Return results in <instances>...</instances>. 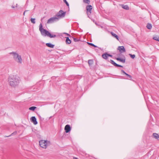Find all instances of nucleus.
<instances>
[{
  "instance_id": "1",
  "label": "nucleus",
  "mask_w": 159,
  "mask_h": 159,
  "mask_svg": "<svg viewBox=\"0 0 159 159\" xmlns=\"http://www.w3.org/2000/svg\"><path fill=\"white\" fill-rule=\"evenodd\" d=\"M8 80L9 84L12 87H15L18 85L20 82L19 77L16 76H11L9 77Z\"/></svg>"
},
{
  "instance_id": "2",
  "label": "nucleus",
  "mask_w": 159,
  "mask_h": 159,
  "mask_svg": "<svg viewBox=\"0 0 159 159\" xmlns=\"http://www.w3.org/2000/svg\"><path fill=\"white\" fill-rule=\"evenodd\" d=\"M39 30L40 31L41 35L43 36H47L50 38H55L56 36V35H52L49 31L45 29H43L42 23H40L39 25Z\"/></svg>"
},
{
  "instance_id": "3",
  "label": "nucleus",
  "mask_w": 159,
  "mask_h": 159,
  "mask_svg": "<svg viewBox=\"0 0 159 159\" xmlns=\"http://www.w3.org/2000/svg\"><path fill=\"white\" fill-rule=\"evenodd\" d=\"M11 54H12L14 60L17 62L21 64L22 63V59L20 55L16 52H12L10 53Z\"/></svg>"
},
{
  "instance_id": "4",
  "label": "nucleus",
  "mask_w": 159,
  "mask_h": 159,
  "mask_svg": "<svg viewBox=\"0 0 159 159\" xmlns=\"http://www.w3.org/2000/svg\"><path fill=\"white\" fill-rule=\"evenodd\" d=\"M40 146L43 148L46 149L47 147L50 146L51 145L50 141L48 140H41L39 142Z\"/></svg>"
},
{
  "instance_id": "5",
  "label": "nucleus",
  "mask_w": 159,
  "mask_h": 159,
  "mask_svg": "<svg viewBox=\"0 0 159 159\" xmlns=\"http://www.w3.org/2000/svg\"><path fill=\"white\" fill-rule=\"evenodd\" d=\"M66 12L63 11L62 10H60L58 13L56 15V16L58 18V19L64 17L66 15Z\"/></svg>"
},
{
  "instance_id": "6",
  "label": "nucleus",
  "mask_w": 159,
  "mask_h": 159,
  "mask_svg": "<svg viewBox=\"0 0 159 159\" xmlns=\"http://www.w3.org/2000/svg\"><path fill=\"white\" fill-rule=\"evenodd\" d=\"M59 20L57 16L56 17H52L49 19L47 21V24L53 23Z\"/></svg>"
},
{
  "instance_id": "7",
  "label": "nucleus",
  "mask_w": 159,
  "mask_h": 159,
  "mask_svg": "<svg viewBox=\"0 0 159 159\" xmlns=\"http://www.w3.org/2000/svg\"><path fill=\"white\" fill-rule=\"evenodd\" d=\"M92 8V6L90 5H88L86 7L87 13L88 17H89V16L90 15L91 13V11Z\"/></svg>"
},
{
  "instance_id": "8",
  "label": "nucleus",
  "mask_w": 159,
  "mask_h": 159,
  "mask_svg": "<svg viewBox=\"0 0 159 159\" xmlns=\"http://www.w3.org/2000/svg\"><path fill=\"white\" fill-rule=\"evenodd\" d=\"M118 50L119 52L121 53H123L125 52V50L124 46H119L118 47Z\"/></svg>"
},
{
  "instance_id": "9",
  "label": "nucleus",
  "mask_w": 159,
  "mask_h": 159,
  "mask_svg": "<svg viewBox=\"0 0 159 159\" xmlns=\"http://www.w3.org/2000/svg\"><path fill=\"white\" fill-rule=\"evenodd\" d=\"M31 121L35 125H37L38 123L36 119L35 116H32L31 118Z\"/></svg>"
},
{
  "instance_id": "10",
  "label": "nucleus",
  "mask_w": 159,
  "mask_h": 159,
  "mask_svg": "<svg viewBox=\"0 0 159 159\" xmlns=\"http://www.w3.org/2000/svg\"><path fill=\"white\" fill-rule=\"evenodd\" d=\"M65 130L66 132V133H68L70 132L71 130L70 125H66L65 127Z\"/></svg>"
},
{
  "instance_id": "11",
  "label": "nucleus",
  "mask_w": 159,
  "mask_h": 159,
  "mask_svg": "<svg viewBox=\"0 0 159 159\" xmlns=\"http://www.w3.org/2000/svg\"><path fill=\"white\" fill-rule=\"evenodd\" d=\"M110 62L114 66H117V67H123V66H121V65H118V64H116V63H115L113 60H110Z\"/></svg>"
},
{
  "instance_id": "12",
  "label": "nucleus",
  "mask_w": 159,
  "mask_h": 159,
  "mask_svg": "<svg viewBox=\"0 0 159 159\" xmlns=\"http://www.w3.org/2000/svg\"><path fill=\"white\" fill-rule=\"evenodd\" d=\"M120 6L122 7V8L125 10H129V8L128 6L127 5H124L123 4H121Z\"/></svg>"
},
{
  "instance_id": "13",
  "label": "nucleus",
  "mask_w": 159,
  "mask_h": 159,
  "mask_svg": "<svg viewBox=\"0 0 159 159\" xmlns=\"http://www.w3.org/2000/svg\"><path fill=\"white\" fill-rule=\"evenodd\" d=\"M116 59L117 61L121 62L123 63H125V58H116Z\"/></svg>"
},
{
  "instance_id": "14",
  "label": "nucleus",
  "mask_w": 159,
  "mask_h": 159,
  "mask_svg": "<svg viewBox=\"0 0 159 159\" xmlns=\"http://www.w3.org/2000/svg\"><path fill=\"white\" fill-rule=\"evenodd\" d=\"M102 57L105 59H107L108 57V54L107 53H104L102 55Z\"/></svg>"
},
{
  "instance_id": "15",
  "label": "nucleus",
  "mask_w": 159,
  "mask_h": 159,
  "mask_svg": "<svg viewBox=\"0 0 159 159\" xmlns=\"http://www.w3.org/2000/svg\"><path fill=\"white\" fill-rule=\"evenodd\" d=\"M46 45L49 47L51 48H53L54 47V45L50 43H46Z\"/></svg>"
},
{
  "instance_id": "16",
  "label": "nucleus",
  "mask_w": 159,
  "mask_h": 159,
  "mask_svg": "<svg viewBox=\"0 0 159 159\" xmlns=\"http://www.w3.org/2000/svg\"><path fill=\"white\" fill-rule=\"evenodd\" d=\"M66 44H69L71 43V41L70 40V39H69L68 37H67L66 38Z\"/></svg>"
},
{
  "instance_id": "17",
  "label": "nucleus",
  "mask_w": 159,
  "mask_h": 159,
  "mask_svg": "<svg viewBox=\"0 0 159 159\" xmlns=\"http://www.w3.org/2000/svg\"><path fill=\"white\" fill-rule=\"evenodd\" d=\"M153 135L155 139H159V135L157 134L154 133L153 134Z\"/></svg>"
},
{
  "instance_id": "18",
  "label": "nucleus",
  "mask_w": 159,
  "mask_h": 159,
  "mask_svg": "<svg viewBox=\"0 0 159 159\" xmlns=\"http://www.w3.org/2000/svg\"><path fill=\"white\" fill-rule=\"evenodd\" d=\"M111 34L112 36L116 38L118 40H119L118 36L116 34L114 33L113 32H111Z\"/></svg>"
},
{
  "instance_id": "19",
  "label": "nucleus",
  "mask_w": 159,
  "mask_h": 159,
  "mask_svg": "<svg viewBox=\"0 0 159 159\" xmlns=\"http://www.w3.org/2000/svg\"><path fill=\"white\" fill-rule=\"evenodd\" d=\"M146 27L148 29H151L152 28V25L151 24L148 23Z\"/></svg>"
},
{
  "instance_id": "20",
  "label": "nucleus",
  "mask_w": 159,
  "mask_h": 159,
  "mask_svg": "<svg viewBox=\"0 0 159 159\" xmlns=\"http://www.w3.org/2000/svg\"><path fill=\"white\" fill-rule=\"evenodd\" d=\"M83 2L84 3L88 4H89L90 3V0H83Z\"/></svg>"
},
{
  "instance_id": "21",
  "label": "nucleus",
  "mask_w": 159,
  "mask_h": 159,
  "mask_svg": "<svg viewBox=\"0 0 159 159\" xmlns=\"http://www.w3.org/2000/svg\"><path fill=\"white\" fill-rule=\"evenodd\" d=\"M153 39L156 41H159V37L158 36H155L153 37Z\"/></svg>"
},
{
  "instance_id": "22",
  "label": "nucleus",
  "mask_w": 159,
  "mask_h": 159,
  "mask_svg": "<svg viewBox=\"0 0 159 159\" xmlns=\"http://www.w3.org/2000/svg\"><path fill=\"white\" fill-rule=\"evenodd\" d=\"M36 108V107H32L29 108V109L32 111H34L35 109Z\"/></svg>"
},
{
  "instance_id": "23",
  "label": "nucleus",
  "mask_w": 159,
  "mask_h": 159,
  "mask_svg": "<svg viewBox=\"0 0 159 159\" xmlns=\"http://www.w3.org/2000/svg\"><path fill=\"white\" fill-rule=\"evenodd\" d=\"M35 18H31L30 19L32 23L33 24H35Z\"/></svg>"
},
{
  "instance_id": "24",
  "label": "nucleus",
  "mask_w": 159,
  "mask_h": 159,
  "mask_svg": "<svg viewBox=\"0 0 159 159\" xmlns=\"http://www.w3.org/2000/svg\"><path fill=\"white\" fill-rule=\"evenodd\" d=\"M16 133H17V132L15 131V132L12 133L11 135H10L9 136H6V137H9L11 136H12L16 134Z\"/></svg>"
},
{
  "instance_id": "25",
  "label": "nucleus",
  "mask_w": 159,
  "mask_h": 159,
  "mask_svg": "<svg viewBox=\"0 0 159 159\" xmlns=\"http://www.w3.org/2000/svg\"><path fill=\"white\" fill-rule=\"evenodd\" d=\"M88 44H89V45L91 46H93V47H95V48H97L98 47V46L95 45L94 44H93L92 43H88Z\"/></svg>"
},
{
  "instance_id": "26",
  "label": "nucleus",
  "mask_w": 159,
  "mask_h": 159,
  "mask_svg": "<svg viewBox=\"0 0 159 159\" xmlns=\"http://www.w3.org/2000/svg\"><path fill=\"white\" fill-rule=\"evenodd\" d=\"M129 55L130 56V57L131 58H133V59H134L135 58V55H134V54L132 55V54H129Z\"/></svg>"
},
{
  "instance_id": "27",
  "label": "nucleus",
  "mask_w": 159,
  "mask_h": 159,
  "mask_svg": "<svg viewBox=\"0 0 159 159\" xmlns=\"http://www.w3.org/2000/svg\"><path fill=\"white\" fill-rule=\"evenodd\" d=\"M93 61L92 60H89L88 61V62L89 65H91L92 64Z\"/></svg>"
},
{
  "instance_id": "28",
  "label": "nucleus",
  "mask_w": 159,
  "mask_h": 159,
  "mask_svg": "<svg viewBox=\"0 0 159 159\" xmlns=\"http://www.w3.org/2000/svg\"><path fill=\"white\" fill-rule=\"evenodd\" d=\"M63 1L66 3V4L68 6H69L68 2H67L66 0H63Z\"/></svg>"
},
{
  "instance_id": "29",
  "label": "nucleus",
  "mask_w": 159,
  "mask_h": 159,
  "mask_svg": "<svg viewBox=\"0 0 159 159\" xmlns=\"http://www.w3.org/2000/svg\"><path fill=\"white\" fill-rule=\"evenodd\" d=\"M125 75H126L127 76H128L129 78H130L131 79L132 78V76L128 74H127V73Z\"/></svg>"
},
{
  "instance_id": "30",
  "label": "nucleus",
  "mask_w": 159,
  "mask_h": 159,
  "mask_svg": "<svg viewBox=\"0 0 159 159\" xmlns=\"http://www.w3.org/2000/svg\"><path fill=\"white\" fill-rule=\"evenodd\" d=\"M74 40L75 42H77L79 41V40L78 39H77L76 38H74Z\"/></svg>"
},
{
  "instance_id": "31",
  "label": "nucleus",
  "mask_w": 159,
  "mask_h": 159,
  "mask_svg": "<svg viewBox=\"0 0 159 159\" xmlns=\"http://www.w3.org/2000/svg\"><path fill=\"white\" fill-rule=\"evenodd\" d=\"M121 71L122 72H123V73H124V74H125V75L126 74V72H125V71L123 70H121Z\"/></svg>"
},
{
  "instance_id": "32",
  "label": "nucleus",
  "mask_w": 159,
  "mask_h": 159,
  "mask_svg": "<svg viewBox=\"0 0 159 159\" xmlns=\"http://www.w3.org/2000/svg\"><path fill=\"white\" fill-rule=\"evenodd\" d=\"M28 11V10H25V11H24V13H23V15H24V16H25V12H26V11Z\"/></svg>"
},
{
  "instance_id": "33",
  "label": "nucleus",
  "mask_w": 159,
  "mask_h": 159,
  "mask_svg": "<svg viewBox=\"0 0 159 159\" xmlns=\"http://www.w3.org/2000/svg\"><path fill=\"white\" fill-rule=\"evenodd\" d=\"M108 57H112V56L111 54H108Z\"/></svg>"
},
{
  "instance_id": "34",
  "label": "nucleus",
  "mask_w": 159,
  "mask_h": 159,
  "mask_svg": "<svg viewBox=\"0 0 159 159\" xmlns=\"http://www.w3.org/2000/svg\"><path fill=\"white\" fill-rule=\"evenodd\" d=\"M73 159H78L77 158V157H73Z\"/></svg>"
},
{
  "instance_id": "35",
  "label": "nucleus",
  "mask_w": 159,
  "mask_h": 159,
  "mask_svg": "<svg viewBox=\"0 0 159 159\" xmlns=\"http://www.w3.org/2000/svg\"><path fill=\"white\" fill-rule=\"evenodd\" d=\"M18 4H16V7H18Z\"/></svg>"
},
{
  "instance_id": "36",
  "label": "nucleus",
  "mask_w": 159,
  "mask_h": 159,
  "mask_svg": "<svg viewBox=\"0 0 159 159\" xmlns=\"http://www.w3.org/2000/svg\"><path fill=\"white\" fill-rule=\"evenodd\" d=\"M11 7H12V8H14L15 7H14V6H11Z\"/></svg>"
},
{
  "instance_id": "37",
  "label": "nucleus",
  "mask_w": 159,
  "mask_h": 159,
  "mask_svg": "<svg viewBox=\"0 0 159 159\" xmlns=\"http://www.w3.org/2000/svg\"><path fill=\"white\" fill-rule=\"evenodd\" d=\"M65 34H66V35H67V36H70V35L69 34H68L66 33Z\"/></svg>"
},
{
  "instance_id": "38",
  "label": "nucleus",
  "mask_w": 159,
  "mask_h": 159,
  "mask_svg": "<svg viewBox=\"0 0 159 159\" xmlns=\"http://www.w3.org/2000/svg\"><path fill=\"white\" fill-rule=\"evenodd\" d=\"M51 117H50V118H51Z\"/></svg>"
}]
</instances>
